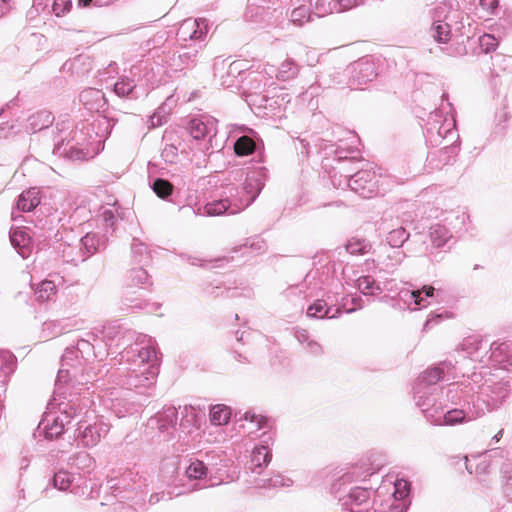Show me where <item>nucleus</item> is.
I'll return each mask as SVG.
<instances>
[{"mask_svg":"<svg viewBox=\"0 0 512 512\" xmlns=\"http://www.w3.org/2000/svg\"><path fill=\"white\" fill-rule=\"evenodd\" d=\"M121 360L127 367L126 372L120 376L119 385L143 393V390L152 388L156 383L158 356L155 341L151 337L139 336L121 352Z\"/></svg>","mask_w":512,"mask_h":512,"instance_id":"nucleus-1","label":"nucleus"},{"mask_svg":"<svg viewBox=\"0 0 512 512\" xmlns=\"http://www.w3.org/2000/svg\"><path fill=\"white\" fill-rule=\"evenodd\" d=\"M267 170L258 167L247 173L243 187L228 184L216 198L193 210L195 215L220 216L224 213L237 214L254 202L265 185Z\"/></svg>","mask_w":512,"mask_h":512,"instance_id":"nucleus-2","label":"nucleus"},{"mask_svg":"<svg viewBox=\"0 0 512 512\" xmlns=\"http://www.w3.org/2000/svg\"><path fill=\"white\" fill-rule=\"evenodd\" d=\"M472 391L474 387L468 388L466 381L452 384L446 392L448 404L439 406L434 414L429 413L428 422L435 426H456L482 417L483 409L476 403Z\"/></svg>","mask_w":512,"mask_h":512,"instance_id":"nucleus-3","label":"nucleus"},{"mask_svg":"<svg viewBox=\"0 0 512 512\" xmlns=\"http://www.w3.org/2000/svg\"><path fill=\"white\" fill-rule=\"evenodd\" d=\"M468 388L474 387L471 393L475 401L486 412L502 406L512 391V382L508 376L493 373L491 367L482 365L465 379Z\"/></svg>","mask_w":512,"mask_h":512,"instance_id":"nucleus-4","label":"nucleus"},{"mask_svg":"<svg viewBox=\"0 0 512 512\" xmlns=\"http://www.w3.org/2000/svg\"><path fill=\"white\" fill-rule=\"evenodd\" d=\"M458 367L450 360L427 368L415 380L413 400L428 421V414L436 413V396L440 391V381H450L458 377Z\"/></svg>","mask_w":512,"mask_h":512,"instance_id":"nucleus-5","label":"nucleus"},{"mask_svg":"<svg viewBox=\"0 0 512 512\" xmlns=\"http://www.w3.org/2000/svg\"><path fill=\"white\" fill-rule=\"evenodd\" d=\"M89 124L82 123L68 133L64 128L59 129L60 134L55 138L53 153L59 157L70 160H86L92 157L88 146L91 144V135L88 136Z\"/></svg>","mask_w":512,"mask_h":512,"instance_id":"nucleus-6","label":"nucleus"},{"mask_svg":"<svg viewBox=\"0 0 512 512\" xmlns=\"http://www.w3.org/2000/svg\"><path fill=\"white\" fill-rule=\"evenodd\" d=\"M424 137L426 143L431 146L436 147L445 143L443 150L450 153L457 152L455 144L459 141V135L456 130V121L453 117H444L439 111L431 113L425 124Z\"/></svg>","mask_w":512,"mask_h":512,"instance_id":"nucleus-7","label":"nucleus"},{"mask_svg":"<svg viewBox=\"0 0 512 512\" xmlns=\"http://www.w3.org/2000/svg\"><path fill=\"white\" fill-rule=\"evenodd\" d=\"M76 402L80 403L82 407L80 418L77 422V429L75 431V439L84 447H94L97 445L101 438L109 431V427L101 420H96L90 423V419L97 416L94 411L88 410L87 407L91 403L88 397L76 398Z\"/></svg>","mask_w":512,"mask_h":512,"instance_id":"nucleus-8","label":"nucleus"},{"mask_svg":"<svg viewBox=\"0 0 512 512\" xmlns=\"http://www.w3.org/2000/svg\"><path fill=\"white\" fill-rule=\"evenodd\" d=\"M218 121L211 116L192 118L187 126V131L194 140L202 141L200 150L206 154L220 151L224 147V139L217 136Z\"/></svg>","mask_w":512,"mask_h":512,"instance_id":"nucleus-9","label":"nucleus"},{"mask_svg":"<svg viewBox=\"0 0 512 512\" xmlns=\"http://www.w3.org/2000/svg\"><path fill=\"white\" fill-rule=\"evenodd\" d=\"M81 412L82 407L76 402V398L70 399L67 403H59V414L53 417L51 423L49 419L45 420L47 422L43 428L45 438L53 440L59 437L64 432L65 426L80 416Z\"/></svg>","mask_w":512,"mask_h":512,"instance_id":"nucleus-10","label":"nucleus"},{"mask_svg":"<svg viewBox=\"0 0 512 512\" xmlns=\"http://www.w3.org/2000/svg\"><path fill=\"white\" fill-rule=\"evenodd\" d=\"M384 178L372 167L361 168L348 179V186L363 198H371L379 193V184Z\"/></svg>","mask_w":512,"mask_h":512,"instance_id":"nucleus-11","label":"nucleus"},{"mask_svg":"<svg viewBox=\"0 0 512 512\" xmlns=\"http://www.w3.org/2000/svg\"><path fill=\"white\" fill-rule=\"evenodd\" d=\"M84 365V360L81 359V356L74 347L66 348L62 355L61 366L56 378V389L60 391L63 384H67L73 379L77 380L79 373L83 371Z\"/></svg>","mask_w":512,"mask_h":512,"instance_id":"nucleus-12","label":"nucleus"},{"mask_svg":"<svg viewBox=\"0 0 512 512\" xmlns=\"http://www.w3.org/2000/svg\"><path fill=\"white\" fill-rule=\"evenodd\" d=\"M208 33V23L204 18H187L180 24L176 37L183 44L192 42L193 44L203 45Z\"/></svg>","mask_w":512,"mask_h":512,"instance_id":"nucleus-13","label":"nucleus"},{"mask_svg":"<svg viewBox=\"0 0 512 512\" xmlns=\"http://www.w3.org/2000/svg\"><path fill=\"white\" fill-rule=\"evenodd\" d=\"M460 349L465 357L487 366L486 357L489 353V341L487 339L478 335L468 336L460 344Z\"/></svg>","mask_w":512,"mask_h":512,"instance_id":"nucleus-14","label":"nucleus"},{"mask_svg":"<svg viewBox=\"0 0 512 512\" xmlns=\"http://www.w3.org/2000/svg\"><path fill=\"white\" fill-rule=\"evenodd\" d=\"M511 344L508 342H489V353L486 357V365L489 367L507 371L511 362Z\"/></svg>","mask_w":512,"mask_h":512,"instance_id":"nucleus-15","label":"nucleus"},{"mask_svg":"<svg viewBox=\"0 0 512 512\" xmlns=\"http://www.w3.org/2000/svg\"><path fill=\"white\" fill-rule=\"evenodd\" d=\"M348 72L351 75V86L364 85L377 76L375 63L368 58H362L351 64L348 67Z\"/></svg>","mask_w":512,"mask_h":512,"instance_id":"nucleus-16","label":"nucleus"},{"mask_svg":"<svg viewBox=\"0 0 512 512\" xmlns=\"http://www.w3.org/2000/svg\"><path fill=\"white\" fill-rule=\"evenodd\" d=\"M447 6L440 4L433 9V23L430 29L431 36L438 43L446 44L451 38L450 25L442 19L446 18Z\"/></svg>","mask_w":512,"mask_h":512,"instance_id":"nucleus-17","label":"nucleus"},{"mask_svg":"<svg viewBox=\"0 0 512 512\" xmlns=\"http://www.w3.org/2000/svg\"><path fill=\"white\" fill-rule=\"evenodd\" d=\"M441 294L442 292L440 290H436L433 286H423L419 290L402 291L401 297L408 302L409 305L411 303L414 304L412 309H418L429 305L431 303L429 299H435L438 302Z\"/></svg>","mask_w":512,"mask_h":512,"instance_id":"nucleus-18","label":"nucleus"},{"mask_svg":"<svg viewBox=\"0 0 512 512\" xmlns=\"http://www.w3.org/2000/svg\"><path fill=\"white\" fill-rule=\"evenodd\" d=\"M178 411L174 406L164 407L152 421H156L160 434L164 439H170L176 431Z\"/></svg>","mask_w":512,"mask_h":512,"instance_id":"nucleus-19","label":"nucleus"},{"mask_svg":"<svg viewBox=\"0 0 512 512\" xmlns=\"http://www.w3.org/2000/svg\"><path fill=\"white\" fill-rule=\"evenodd\" d=\"M203 45L183 44V51L173 57V66L178 70L194 67L197 62V56Z\"/></svg>","mask_w":512,"mask_h":512,"instance_id":"nucleus-20","label":"nucleus"},{"mask_svg":"<svg viewBox=\"0 0 512 512\" xmlns=\"http://www.w3.org/2000/svg\"><path fill=\"white\" fill-rule=\"evenodd\" d=\"M79 100L89 111L98 112L106 105L104 93L101 90L95 88L84 89L79 95Z\"/></svg>","mask_w":512,"mask_h":512,"instance_id":"nucleus-21","label":"nucleus"},{"mask_svg":"<svg viewBox=\"0 0 512 512\" xmlns=\"http://www.w3.org/2000/svg\"><path fill=\"white\" fill-rule=\"evenodd\" d=\"M57 251L65 263L78 265V263L87 259L79 242L76 244L61 243L59 244Z\"/></svg>","mask_w":512,"mask_h":512,"instance_id":"nucleus-22","label":"nucleus"},{"mask_svg":"<svg viewBox=\"0 0 512 512\" xmlns=\"http://www.w3.org/2000/svg\"><path fill=\"white\" fill-rule=\"evenodd\" d=\"M272 458L271 450L267 445L255 446L251 453L249 469L253 473H261L263 467L267 466Z\"/></svg>","mask_w":512,"mask_h":512,"instance_id":"nucleus-23","label":"nucleus"},{"mask_svg":"<svg viewBox=\"0 0 512 512\" xmlns=\"http://www.w3.org/2000/svg\"><path fill=\"white\" fill-rule=\"evenodd\" d=\"M165 147L162 150L161 157L166 163H175L178 157V149L181 145L179 137L174 131H165L163 135Z\"/></svg>","mask_w":512,"mask_h":512,"instance_id":"nucleus-24","label":"nucleus"},{"mask_svg":"<svg viewBox=\"0 0 512 512\" xmlns=\"http://www.w3.org/2000/svg\"><path fill=\"white\" fill-rule=\"evenodd\" d=\"M41 202L39 189L33 187L23 191L17 200L16 208L21 212H30Z\"/></svg>","mask_w":512,"mask_h":512,"instance_id":"nucleus-25","label":"nucleus"},{"mask_svg":"<svg viewBox=\"0 0 512 512\" xmlns=\"http://www.w3.org/2000/svg\"><path fill=\"white\" fill-rule=\"evenodd\" d=\"M307 316L318 319H335L339 317V310L327 306L324 299H317L308 307Z\"/></svg>","mask_w":512,"mask_h":512,"instance_id":"nucleus-26","label":"nucleus"},{"mask_svg":"<svg viewBox=\"0 0 512 512\" xmlns=\"http://www.w3.org/2000/svg\"><path fill=\"white\" fill-rule=\"evenodd\" d=\"M54 117L51 112L41 110L31 115L27 120L26 130L36 133L48 128L53 123Z\"/></svg>","mask_w":512,"mask_h":512,"instance_id":"nucleus-27","label":"nucleus"},{"mask_svg":"<svg viewBox=\"0 0 512 512\" xmlns=\"http://www.w3.org/2000/svg\"><path fill=\"white\" fill-rule=\"evenodd\" d=\"M67 465L72 469L90 473L94 467V459L86 451H81L70 456Z\"/></svg>","mask_w":512,"mask_h":512,"instance_id":"nucleus-28","label":"nucleus"},{"mask_svg":"<svg viewBox=\"0 0 512 512\" xmlns=\"http://www.w3.org/2000/svg\"><path fill=\"white\" fill-rule=\"evenodd\" d=\"M305 2L307 0H302V3H300V0H293L295 7L290 13V21L299 27L309 22L311 18L310 6H307Z\"/></svg>","mask_w":512,"mask_h":512,"instance_id":"nucleus-29","label":"nucleus"},{"mask_svg":"<svg viewBox=\"0 0 512 512\" xmlns=\"http://www.w3.org/2000/svg\"><path fill=\"white\" fill-rule=\"evenodd\" d=\"M233 147L237 156L244 157L253 154L259 148V143L248 135H242L235 140Z\"/></svg>","mask_w":512,"mask_h":512,"instance_id":"nucleus-30","label":"nucleus"},{"mask_svg":"<svg viewBox=\"0 0 512 512\" xmlns=\"http://www.w3.org/2000/svg\"><path fill=\"white\" fill-rule=\"evenodd\" d=\"M10 241L22 258H27L29 256L30 237L25 231L14 230L10 232Z\"/></svg>","mask_w":512,"mask_h":512,"instance_id":"nucleus-31","label":"nucleus"},{"mask_svg":"<svg viewBox=\"0 0 512 512\" xmlns=\"http://www.w3.org/2000/svg\"><path fill=\"white\" fill-rule=\"evenodd\" d=\"M152 284L150 276L143 267L133 268L128 272L127 285L129 288H145Z\"/></svg>","mask_w":512,"mask_h":512,"instance_id":"nucleus-32","label":"nucleus"},{"mask_svg":"<svg viewBox=\"0 0 512 512\" xmlns=\"http://www.w3.org/2000/svg\"><path fill=\"white\" fill-rule=\"evenodd\" d=\"M295 337L309 354L313 356H320L323 354L322 345L314 339H311L306 330L302 329L296 331Z\"/></svg>","mask_w":512,"mask_h":512,"instance_id":"nucleus-33","label":"nucleus"},{"mask_svg":"<svg viewBox=\"0 0 512 512\" xmlns=\"http://www.w3.org/2000/svg\"><path fill=\"white\" fill-rule=\"evenodd\" d=\"M78 242L83 248L86 258L96 253L105 243L104 239L95 233H87Z\"/></svg>","mask_w":512,"mask_h":512,"instance_id":"nucleus-34","label":"nucleus"},{"mask_svg":"<svg viewBox=\"0 0 512 512\" xmlns=\"http://www.w3.org/2000/svg\"><path fill=\"white\" fill-rule=\"evenodd\" d=\"M429 237L433 246L440 248L452 238V234L444 225L435 224L430 227Z\"/></svg>","mask_w":512,"mask_h":512,"instance_id":"nucleus-35","label":"nucleus"},{"mask_svg":"<svg viewBox=\"0 0 512 512\" xmlns=\"http://www.w3.org/2000/svg\"><path fill=\"white\" fill-rule=\"evenodd\" d=\"M96 341V335L92 332L86 334V338H82L77 341V345L74 347L77 350L78 354L81 356V359L86 363L91 357L95 356L94 354V344Z\"/></svg>","mask_w":512,"mask_h":512,"instance_id":"nucleus-36","label":"nucleus"},{"mask_svg":"<svg viewBox=\"0 0 512 512\" xmlns=\"http://www.w3.org/2000/svg\"><path fill=\"white\" fill-rule=\"evenodd\" d=\"M300 71V66L291 58L283 61L278 69L276 78L280 81H288L294 79Z\"/></svg>","mask_w":512,"mask_h":512,"instance_id":"nucleus-37","label":"nucleus"},{"mask_svg":"<svg viewBox=\"0 0 512 512\" xmlns=\"http://www.w3.org/2000/svg\"><path fill=\"white\" fill-rule=\"evenodd\" d=\"M410 234L402 226L387 232L386 242L391 248H400L409 239Z\"/></svg>","mask_w":512,"mask_h":512,"instance_id":"nucleus-38","label":"nucleus"},{"mask_svg":"<svg viewBox=\"0 0 512 512\" xmlns=\"http://www.w3.org/2000/svg\"><path fill=\"white\" fill-rule=\"evenodd\" d=\"M15 367V356L7 350H0V378L5 380L14 372Z\"/></svg>","mask_w":512,"mask_h":512,"instance_id":"nucleus-39","label":"nucleus"},{"mask_svg":"<svg viewBox=\"0 0 512 512\" xmlns=\"http://www.w3.org/2000/svg\"><path fill=\"white\" fill-rule=\"evenodd\" d=\"M230 416V408L226 405L218 404L210 409V421L213 425H226L230 420Z\"/></svg>","mask_w":512,"mask_h":512,"instance_id":"nucleus-40","label":"nucleus"},{"mask_svg":"<svg viewBox=\"0 0 512 512\" xmlns=\"http://www.w3.org/2000/svg\"><path fill=\"white\" fill-rule=\"evenodd\" d=\"M356 285L360 292L364 295H376L382 291L380 285L370 275L359 277L356 280Z\"/></svg>","mask_w":512,"mask_h":512,"instance_id":"nucleus-41","label":"nucleus"},{"mask_svg":"<svg viewBox=\"0 0 512 512\" xmlns=\"http://www.w3.org/2000/svg\"><path fill=\"white\" fill-rule=\"evenodd\" d=\"M131 252L134 260L139 264H146L150 260L147 245L136 237L132 240Z\"/></svg>","mask_w":512,"mask_h":512,"instance_id":"nucleus-42","label":"nucleus"},{"mask_svg":"<svg viewBox=\"0 0 512 512\" xmlns=\"http://www.w3.org/2000/svg\"><path fill=\"white\" fill-rule=\"evenodd\" d=\"M136 84L133 79L122 78L114 84V92L120 97L136 98Z\"/></svg>","mask_w":512,"mask_h":512,"instance_id":"nucleus-43","label":"nucleus"},{"mask_svg":"<svg viewBox=\"0 0 512 512\" xmlns=\"http://www.w3.org/2000/svg\"><path fill=\"white\" fill-rule=\"evenodd\" d=\"M57 292L55 283L51 280L42 281L35 290V295L38 301H48Z\"/></svg>","mask_w":512,"mask_h":512,"instance_id":"nucleus-44","label":"nucleus"},{"mask_svg":"<svg viewBox=\"0 0 512 512\" xmlns=\"http://www.w3.org/2000/svg\"><path fill=\"white\" fill-rule=\"evenodd\" d=\"M307 2L314 7V12L318 17L334 13L337 10L334 0H307Z\"/></svg>","mask_w":512,"mask_h":512,"instance_id":"nucleus-45","label":"nucleus"},{"mask_svg":"<svg viewBox=\"0 0 512 512\" xmlns=\"http://www.w3.org/2000/svg\"><path fill=\"white\" fill-rule=\"evenodd\" d=\"M361 299L352 295H344L340 297L339 305L335 308L339 310V316L342 312L352 313L357 308H361Z\"/></svg>","mask_w":512,"mask_h":512,"instance_id":"nucleus-46","label":"nucleus"},{"mask_svg":"<svg viewBox=\"0 0 512 512\" xmlns=\"http://www.w3.org/2000/svg\"><path fill=\"white\" fill-rule=\"evenodd\" d=\"M278 0H248L246 18L253 20L254 16L260 10L264 11L270 8V4H275Z\"/></svg>","mask_w":512,"mask_h":512,"instance_id":"nucleus-47","label":"nucleus"},{"mask_svg":"<svg viewBox=\"0 0 512 512\" xmlns=\"http://www.w3.org/2000/svg\"><path fill=\"white\" fill-rule=\"evenodd\" d=\"M52 483L58 490L66 491L72 486L73 478L68 471L59 470L54 474Z\"/></svg>","mask_w":512,"mask_h":512,"instance_id":"nucleus-48","label":"nucleus"},{"mask_svg":"<svg viewBox=\"0 0 512 512\" xmlns=\"http://www.w3.org/2000/svg\"><path fill=\"white\" fill-rule=\"evenodd\" d=\"M151 188L154 193L162 199H166L173 192V185L168 180L163 178L155 179L151 185Z\"/></svg>","mask_w":512,"mask_h":512,"instance_id":"nucleus-49","label":"nucleus"},{"mask_svg":"<svg viewBox=\"0 0 512 512\" xmlns=\"http://www.w3.org/2000/svg\"><path fill=\"white\" fill-rule=\"evenodd\" d=\"M371 245L365 239L352 238L346 245V250L352 255H362L367 253Z\"/></svg>","mask_w":512,"mask_h":512,"instance_id":"nucleus-50","label":"nucleus"},{"mask_svg":"<svg viewBox=\"0 0 512 512\" xmlns=\"http://www.w3.org/2000/svg\"><path fill=\"white\" fill-rule=\"evenodd\" d=\"M293 481L283 475H274L268 479L261 480L258 484L261 488H279V487H290Z\"/></svg>","mask_w":512,"mask_h":512,"instance_id":"nucleus-51","label":"nucleus"},{"mask_svg":"<svg viewBox=\"0 0 512 512\" xmlns=\"http://www.w3.org/2000/svg\"><path fill=\"white\" fill-rule=\"evenodd\" d=\"M207 467L200 460H194L186 468V476L190 480H201L206 475Z\"/></svg>","mask_w":512,"mask_h":512,"instance_id":"nucleus-52","label":"nucleus"},{"mask_svg":"<svg viewBox=\"0 0 512 512\" xmlns=\"http://www.w3.org/2000/svg\"><path fill=\"white\" fill-rule=\"evenodd\" d=\"M238 74V76H241L242 69H241V63L239 62H233L229 65L227 76L221 77V85L225 87H233L236 86L237 77L235 74Z\"/></svg>","mask_w":512,"mask_h":512,"instance_id":"nucleus-53","label":"nucleus"},{"mask_svg":"<svg viewBox=\"0 0 512 512\" xmlns=\"http://www.w3.org/2000/svg\"><path fill=\"white\" fill-rule=\"evenodd\" d=\"M408 494H409V483H408V481L403 480V479L397 480L394 483V492L392 494L393 497H394V502L392 504L394 506L395 505H400V507H402L403 511H404L405 510L404 504H401V503L395 504V502L397 500H403L405 497L408 496Z\"/></svg>","mask_w":512,"mask_h":512,"instance_id":"nucleus-54","label":"nucleus"},{"mask_svg":"<svg viewBox=\"0 0 512 512\" xmlns=\"http://www.w3.org/2000/svg\"><path fill=\"white\" fill-rule=\"evenodd\" d=\"M244 420L249 422V424H251V426H252L251 428L255 429V430H260L268 425L267 417H265L263 415L256 414L253 411L245 412Z\"/></svg>","mask_w":512,"mask_h":512,"instance_id":"nucleus-55","label":"nucleus"},{"mask_svg":"<svg viewBox=\"0 0 512 512\" xmlns=\"http://www.w3.org/2000/svg\"><path fill=\"white\" fill-rule=\"evenodd\" d=\"M499 45V40L492 34H483L479 37V46L484 53L495 51Z\"/></svg>","mask_w":512,"mask_h":512,"instance_id":"nucleus-56","label":"nucleus"},{"mask_svg":"<svg viewBox=\"0 0 512 512\" xmlns=\"http://www.w3.org/2000/svg\"><path fill=\"white\" fill-rule=\"evenodd\" d=\"M493 65L503 71H512V56L495 54L492 57Z\"/></svg>","mask_w":512,"mask_h":512,"instance_id":"nucleus-57","label":"nucleus"},{"mask_svg":"<svg viewBox=\"0 0 512 512\" xmlns=\"http://www.w3.org/2000/svg\"><path fill=\"white\" fill-rule=\"evenodd\" d=\"M71 6V0H54L52 4V11L57 17H60L68 12Z\"/></svg>","mask_w":512,"mask_h":512,"instance_id":"nucleus-58","label":"nucleus"},{"mask_svg":"<svg viewBox=\"0 0 512 512\" xmlns=\"http://www.w3.org/2000/svg\"><path fill=\"white\" fill-rule=\"evenodd\" d=\"M329 77H330V79H327L326 75L321 74L317 79V85L319 87L323 86V87L328 88L332 84H341L342 83V80L339 79V77H340L339 72H334V73L330 74Z\"/></svg>","mask_w":512,"mask_h":512,"instance_id":"nucleus-59","label":"nucleus"},{"mask_svg":"<svg viewBox=\"0 0 512 512\" xmlns=\"http://www.w3.org/2000/svg\"><path fill=\"white\" fill-rule=\"evenodd\" d=\"M116 209L111 207H101L100 217L103 219L107 226H113L116 221Z\"/></svg>","mask_w":512,"mask_h":512,"instance_id":"nucleus-60","label":"nucleus"},{"mask_svg":"<svg viewBox=\"0 0 512 512\" xmlns=\"http://www.w3.org/2000/svg\"><path fill=\"white\" fill-rule=\"evenodd\" d=\"M500 477H501V483L509 481V479H512V460L506 459L502 462L500 466Z\"/></svg>","mask_w":512,"mask_h":512,"instance_id":"nucleus-61","label":"nucleus"},{"mask_svg":"<svg viewBox=\"0 0 512 512\" xmlns=\"http://www.w3.org/2000/svg\"><path fill=\"white\" fill-rule=\"evenodd\" d=\"M363 3V0H337L335 4H337L336 12H343L349 9H352L355 6H358Z\"/></svg>","mask_w":512,"mask_h":512,"instance_id":"nucleus-62","label":"nucleus"},{"mask_svg":"<svg viewBox=\"0 0 512 512\" xmlns=\"http://www.w3.org/2000/svg\"><path fill=\"white\" fill-rule=\"evenodd\" d=\"M266 247L265 242L262 239H253L249 241L248 243L244 244L242 247H240V250H252V251H264Z\"/></svg>","mask_w":512,"mask_h":512,"instance_id":"nucleus-63","label":"nucleus"},{"mask_svg":"<svg viewBox=\"0 0 512 512\" xmlns=\"http://www.w3.org/2000/svg\"><path fill=\"white\" fill-rule=\"evenodd\" d=\"M480 6L489 14L494 15L497 12L499 0H480Z\"/></svg>","mask_w":512,"mask_h":512,"instance_id":"nucleus-64","label":"nucleus"}]
</instances>
